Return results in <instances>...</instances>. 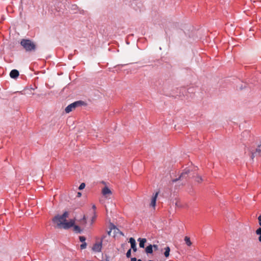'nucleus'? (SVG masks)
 <instances>
[{
    "label": "nucleus",
    "instance_id": "obj_1",
    "mask_svg": "<svg viewBox=\"0 0 261 261\" xmlns=\"http://www.w3.org/2000/svg\"><path fill=\"white\" fill-rule=\"evenodd\" d=\"M69 213L68 212H65L62 215H57L53 219L54 223L57 224L58 228L68 229L73 225L75 221L73 219L67 221L66 219L68 217Z\"/></svg>",
    "mask_w": 261,
    "mask_h": 261
},
{
    "label": "nucleus",
    "instance_id": "obj_2",
    "mask_svg": "<svg viewBox=\"0 0 261 261\" xmlns=\"http://www.w3.org/2000/svg\"><path fill=\"white\" fill-rule=\"evenodd\" d=\"M20 44L27 51H34L36 49V45L29 39H22Z\"/></svg>",
    "mask_w": 261,
    "mask_h": 261
},
{
    "label": "nucleus",
    "instance_id": "obj_3",
    "mask_svg": "<svg viewBox=\"0 0 261 261\" xmlns=\"http://www.w3.org/2000/svg\"><path fill=\"white\" fill-rule=\"evenodd\" d=\"M84 102L82 101H77L75 102H74L69 105H68L66 108H65V112L67 113H69V112L73 111L74 109H75V108L82 106Z\"/></svg>",
    "mask_w": 261,
    "mask_h": 261
},
{
    "label": "nucleus",
    "instance_id": "obj_4",
    "mask_svg": "<svg viewBox=\"0 0 261 261\" xmlns=\"http://www.w3.org/2000/svg\"><path fill=\"white\" fill-rule=\"evenodd\" d=\"M191 170L189 168L185 169L184 171L181 173L180 175L178 178L174 179L172 181L173 182H175L178 180H181L184 178H186L187 175H188L191 172Z\"/></svg>",
    "mask_w": 261,
    "mask_h": 261
},
{
    "label": "nucleus",
    "instance_id": "obj_5",
    "mask_svg": "<svg viewBox=\"0 0 261 261\" xmlns=\"http://www.w3.org/2000/svg\"><path fill=\"white\" fill-rule=\"evenodd\" d=\"M102 248V240L99 242H96L92 249L95 252H99L101 251Z\"/></svg>",
    "mask_w": 261,
    "mask_h": 261
},
{
    "label": "nucleus",
    "instance_id": "obj_6",
    "mask_svg": "<svg viewBox=\"0 0 261 261\" xmlns=\"http://www.w3.org/2000/svg\"><path fill=\"white\" fill-rule=\"evenodd\" d=\"M102 195L105 196V197L107 198L108 197V196L112 194V192L110 190V189L107 187H105L102 189Z\"/></svg>",
    "mask_w": 261,
    "mask_h": 261
},
{
    "label": "nucleus",
    "instance_id": "obj_7",
    "mask_svg": "<svg viewBox=\"0 0 261 261\" xmlns=\"http://www.w3.org/2000/svg\"><path fill=\"white\" fill-rule=\"evenodd\" d=\"M159 192H156L155 194L151 198V201L150 203V206L153 207V208L155 207L156 205V200L157 197L158 196Z\"/></svg>",
    "mask_w": 261,
    "mask_h": 261
},
{
    "label": "nucleus",
    "instance_id": "obj_8",
    "mask_svg": "<svg viewBox=\"0 0 261 261\" xmlns=\"http://www.w3.org/2000/svg\"><path fill=\"white\" fill-rule=\"evenodd\" d=\"M129 242L130 243L131 248L133 249L134 252H136L137 251V247L135 240L133 238H130Z\"/></svg>",
    "mask_w": 261,
    "mask_h": 261
},
{
    "label": "nucleus",
    "instance_id": "obj_9",
    "mask_svg": "<svg viewBox=\"0 0 261 261\" xmlns=\"http://www.w3.org/2000/svg\"><path fill=\"white\" fill-rule=\"evenodd\" d=\"M19 71L16 69L11 70L10 73V76L12 79H16L19 76Z\"/></svg>",
    "mask_w": 261,
    "mask_h": 261
},
{
    "label": "nucleus",
    "instance_id": "obj_10",
    "mask_svg": "<svg viewBox=\"0 0 261 261\" xmlns=\"http://www.w3.org/2000/svg\"><path fill=\"white\" fill-rule=\"evenodd\" d=\"M146 239L145 238H139L138 241L139 242V246L140 248H144L145 243L146 242Z\"/></svg>",
    "mask_w": 261,
    "mask_h": 261
},
{
    "label": "nucleus",
    "instance_id": "obj_11",
    "mask_svg": "<svg viewBox=\"0 0 261 261\" xmlns=\"http://www.w3.org/2000/svg\"><path fill=\"white\" fill-rule=\"evenodd\" d=\"M165 252L164 253V255L166 257H168L170 254V248L169 247L167 246L165 248Z\"/></svg>",
    "mask_w": 261,
    "mask_h": 261
},
{
    "label": "nucleus",
    "instance_id": "obj_12",
    "mask_svg": "<svg viewBox=\"0 0 261 261\" xmlns=\"http://www.w3.org/2000/svg\"><path fill=\"white\" fill-rule=\"evenodd\" d=\"M145 252L147 253H152L153 252L152 245H149L145 249Z\"/></svg>",
    "mask_w": 261,
    "mask_h": 261
},
{
    "label": "nucleus",
    "instance_id": "obj_13",
    "mask_svg": "<svg viewBox=\"0 0 261 261\" xmlns=\"http://www.w3.org/2000/svg\"><path fill=\"white\" fill-rule=\"evenodd\" d=\"M185 241L186 242V244L188 246H190L191 245H192V243L190 241V239L189 237L186 236L185 237Z\"/></svg>",
    "mask_w": 261,
    "mask_h": 261
},
{
    "label": "nucleus",
    "instance_id": "obj_14",
    "mask_svg": "<svg viewBox=\"0 0 261 261\" xmlns=\"http://www.w3.org/2000/svg\"><path fill=\"white\" fill-rule=\"evenodd\" d=\"M73 227V230L77 232V233H80L81 231V228L79 226H78L77 225H74L73 224V225L72 226Z\"/></svg>",
    "mask_w": 261,
    "mask_h": 261
},
{
    "label": "nucleus",
    "instance_id": "obj_15",
    "mask_svg": "<svg viewBox=\"0 0 261 261\" xmlns=\"http://www.w3.org/2000/svg\"><path fill=\"white\" fill-rule=\"evenodd\" d=\"M256 152L258 153L259 155H261V143L256 148Z\"/></svg>",
    "mask_w": 261,
    "mask_h": 261
},
{
    "label": "nucleus",
    "instance_id": "obj_16",
    "mask_svg": "<svg viewBox=\"0 0 261 261\" xmlns=\"http://www.w3.org/2000/svg\"><path fill=\"white\" fill-rule=\"evenodd\" d=\"M195 180L198 183H201L203 181L202 177L199 175H197Z\"/></svg>",
    "mask_w": 261,
    "mask_h": 261
},
{
    "label": "nucleus",
    "instance_id": "obj_17",
    "mask_svg": "<svg viewBox=\"0 0 261 261\" xmlns=\"http://www.w3.org/2000/svg\"><path fill=\"white\" fill-rule=\"evenodd\" d=\"M96 218V213H95V212H94V215L92 217L91 220V225L94 223V222L95 221Z\"/></svg>",
    "mask_w": 261,
    "mask_h": 261
},
{
    "label": "nucleus",
    "instance_id": "obj_18",
    "mask_svg": "<svg viewBox=\"0 0 261 261\" xmlns=\"http://www.w3.org/2000/svg\"><path fill=\"white\" fill-rule=\"evenodd\" d=\"M87 247V243L86 242L83 243L81 246L80 248L81 249H84Z\"/></svg>",
    "mask_w": 261,
    "mask_h": 261
},
{
    "label": "nucleus",
    "instance_id": "obj_19",
    "mask_svg": "<svg viewBox=\"0 0 261 261\" xmlns=\"http://www.w3.org/2000/svg\"><path fill=\"white\" fill-rule=\"evenodd\" d=\"M79 239H80V241L81 242H85V241H86V238L84 236H80L79 237Z\"/></svg>",
    "mask_w": 261,
    "mask_h": 261
},
{
    "label": "nucleus",
    "instance_id": "obj_20",
    "mask_svg": "<svg viewBox=\"0 0 261 261\" xmlns=\"http://www.w3.org/2000/svg\"><path fill=\"white\" fill-rule=\"evenodd\" d=\"M126 257L127 258H129L131 256V249H129L127 252H126Z\"/></svg>",
    "mask_w": 261,
    "mask_h": 261
},
{
    "label": "nucleus",
    "instance_id": "obj_21",
    "mask_svg": "<svg viewBox=\"0 0 261 261\" xmlns=\"http://www.w3.org/2000/svg\"><path fill=\"white\" fill-rule=\"evenodd\" d=\"M85 186H86V185H85V183H82V184L80 185V186H79V189L80 190H82V189H84V188H85Z\"/></svg>",
    "mask_w": 261,
    "mask_h": 261
},
{
    "label": "nucleus",
    "instance_id": "obj_22",
    "mask_svg": "<svg viewBox=\"0 0 261 261\" xmlns=\"http://www.w3.org/2000/svg\"><path fill=\"white\" fill-rule=\"evenodd\" d=\"M258 154V153H256V150L253 152V151H252L251 152V158L252 159H253V158L255 157V156L256 155V154Z\"/></svg>",
    "mask_w": 261,
    "mask_h": 261
},
{
    "label": "nucleus",
    "instance_id": "obj_23",
    "mask_svg": "<svg viewBox=\"0 0 261 261\" xmlns=\"http://www.w3.org/2000/svg\"><path fill=\"white\" fill-rule=\"evenodd\" d=\"M256 233L257 234V235H261V227H259L256 230Z\"/></svg>",
    "mask_w": 261,
    "mask_h": 261
},
{
    "label": "nucleus",
    "instance_id": "obj_24",
    "mask_svg": "<svg viewBox=\"0 0 261 261\" xmlns=\"http://www.w3.org/2000/svg\"><path fill=\"white\" fill-rule=\"evenodd\" d=\"M258 220L259 225L261 226V214L258 217Z\"/></svg>",
    "mask_w": 261,
    "mask_h": 261
},
{
    "label": "nucleus",
    "instance_id": "obj_25",
    "mask_svg": "<svg viewBox=\"0 0 261 261\" xmlns=\"http://www.w3.org/2000/svg\"><path fill=\"white\" fill-rule=\"evenodd\" d=\"M82 220H83V221H84V224H86V222H87V221H86V216H83V219H82Z\"/></svg>",
    "mask_w": 261,
    "mask_h": 261
},
{
    "label": "nucleus",
    "instance_id": "obj_26",
    "mask_svg": "<svg viewBox=\"0 0 261 261\" xmlns=\"http://www.w3.org/2000/svg\"><path fill=\"white\" fill-rule=\"evenodd\" d=\"M154 248L155 250H158V246L157 245H152V248Z\"/></svg>",
    "mask_w": 261,
    "mask_h": 261
},
{
    "label": "nucleus",
    "instance_id": "obj_27",
    "mask_svg": "<svg viewBox=\"0 0 261 261\" xmlns=\"http://www.w3.org/2000/svg\"><path fill=\"white\" fill-rule=\"evenodd\" d=\"M130 261H138V260L137 259V258H135V257H133V258H131Z\"/></svg>",
    "mask_w": 261,
    "mask_h": 261
},
{
    "label": "nucleus",
    "instance_id": "obj_28",
    "mask_svg": "<svg viewBox=\"0 0 261 261\" xmlns=\"http://www.w3.org/2000/svg\"><path fill=\"white\" fill-rule=\"evenodd\" d=\"M81 193L80 192L77 193V197H80L81 196Z\"/></svg>",
    "mask_w": 261,
    "mask_h": 261
},
{
    "label": "nucleus",
    "instance_id": "obj_29",
    "mask_svg": "<svg viewBox=\"0 0 261 261\" xmlns=\"http://www.w3.org/2000/svg\"><path fill=\"white\" fill-rule=\"evenodd\" d=\"M258 240L260 242H261V235H260L258 237Z\"/></svg>",
    "mask_w": 261,
    "mask_h": 261
},
{
    "label": "nucleus",
    "instance_id": "obj_30",
    "mask_svg": "<svg viewBox=\"0 0 261 261\" xmlns=\"http://www.w3.org/2000/svg\"><path fill=\"white\" fill-rule=\"evenodd\" d=\"M92 208H93L94 210H95V209L96 208V206H95V205H93V206H92Z\"/></svg>",
    "mask_w": 261,
    "mask_h": 261
},
{
    "label": "nucleus",
    "instance_id": "obj_31",
    "mask_svg": "<svg viewBox=\"0 0 261 261\" xmlns=\"http://www.w3.org/2000/svg\"><path fill=\"white\" fill-rule=\"evenodd\" d=\"M197 169V167H195V168H194V170H195V171H196Z\"/></svg>",
    "mask_w": 261,
    "mask_h": 261
},
{
    "label": "nucleus",
    "instance_id": "obj_32",
    "mask_svg": "<svg viewBox=\"0 0 261 261\" xmlns=\"http://www.w3.org/2000/svg\"><path fill=\"white\" fill-rule=\"evenodd\" d=\"M195 174H196V175H197V174H196V173H193V174H192V176H194Z\"/></svg>",
    "mask_w": 261,
    "mask_h": 261
},
{
    "label": "nucleus",
    "instance_id": "obj_33",
    "mask_svg": "<svg viewBox=\"0 0 261 261\" xmlns=\"http://www.w3.org/2000/svg\"><path fill=\"white\" fill-rule=\"evenodd\" d=\"M138 261H142V260L140 259H138Z\"/></svg>",
    "mask_w": 261,
    "mask_h": 261
}]
</instances>
